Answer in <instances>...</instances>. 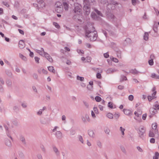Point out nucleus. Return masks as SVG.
<instances>
[{
	"instance_id": "4be33fe9",
	"label": "nucleus",
	"mask_w": 159,
	"mask_h": 159,
	"mask_svg": "<svg viewBox=\"0 0 159 159\" xmlns=\"http://www.w3.org/2000/svg\"><path fill=\"white\" fill-rule=\"evenodd\" d=\"M150 33V32H145L144 33V34L143 36V39L147 41L148 39L149 34Z\"/></svg>"
},
{
	"instance_id": "7ed1b4c3",
	"label": "nucleus",
	"mask_w": 159,
	"mask_h": 159,
	"mask_svg": "<svg viewBox=\"0 0 159 159\" xmlns=\"http://www.w3.org/2000/svg\"><path fill=\"white\" fill-rule=\"evenodd\" d=\"M74 6V12L77 14H78V13H80L81 10V5L78 3H75Z\"/></svg>"
},
{
	"instance_id": "9d476101",
	"label": "nucleus",
	"mask_w": 159,
	"mask_h": 159,
	"mask_svg": "<svg viewBox=\"0 0 159 159\" xmlns=\"http://www.w3.org/2000/svg\"><path fill=\"white\" fill-rule=\"evenodd\" d=\"M25 44L23 40H20L19 42V47L20 48H22L25 47Z\"/></svg>"
},
{
	"instance_id": "9b49d317",
	"label": "nucleus",
	"mask_w": 159,
	"mask_h": 159,
	"mask_svg": "<svg viewBox=\"0 0 159 159\" xmlns=\"http://www.w3.org/2000/svg\"><path fill=\"white\" fill-rule=\"evenodd\" d=\"M149 111L151 115H154L157 112V110L155 108L152 107L150 109Z\"/></svg>"
},
{
	"instance_id": "bb28decb",
	"label": "nucleus",
	"mask_w": 159,
	"mask_h": 159,
	"mask_svg": "<svg viewBox=\"0 0 159 159\" xmlns=\"http://www.w3.org/2000/svg\"><path fill=\"white\" fill-rule=\"evenodd\" d=\"M20 140L24 144H25L26 143L25 138L22 136H21L20 137Z\"/></svg>"
},
{
	"instance_id": "a19ab883",
	"label": "nucleus",
	"mask_w": 159,
	"mask_h": 159,
	"mask_svg": "<svg viewBox=\"0 0 159 159\" xmlns=\"http://www.w3.org/2000/svg\"><path fill=\"white\" fill-rule=\"evenodd\" d=\"M149 136L150 137H154L155 134L153 132L150 131L149 134Z\"/></svg>"
},
{
	"instance_id": "6e6552de",
	"label": "nucleus",
	"mask_w": 159,
	"mask_h": 159,
	"mask_svg": "<svg viewBox=\"0 0 159 159\" xmlns=\"http://www.w3.org/2000/svg\"><path fill=\"white\" fill-rule=\"evenodd\" d=\"M52 149L53 152L56 154L57 156H58L60 155V153L59 151L58 150V148L55 146H52Z\"/></svg>"
},
{
	"instance_id": "0e129e2a",
	"label": "nucleus",
	"mask_w": 159,
	"mask_h": 159,
	"mask_svg": "<svg viewBox=\"0 0 159 159\" xmlns=\"http://www.w3.org/2000/svg\"><path fill=\"white\" fill-rule=\"evenodd\" d=\"M86 59L87 61L85 62H89L91 61V57H87Z\"/></svg>"
},
{
	"instance_id": "09e8293b",
	"label": "nucleus",
	"mask_w": 159,
	"mask_h": 159,
	"mask_svg": "<svg viewBox=\"0 0 159 159\" xmlns=\"http://www.w3.org/2000/svg\"><path fill=\"white\" fill-rule=\"evenodd\" d=\"M125 130L124 128H123L122 127H120V130L121 131L122 134L123 135H124V131Z\"/></svg>"
},
{
	"instance_id": "c756f323",
	"label": "nucleus",
	"mask_w": 159,
	"mask_h": 159,
	"mask_svg": "<svg viewBox=\"0 0 159 159\" xmlns=\"http://www.w3.org/2000/svg\"><path fill=\"white\" fill-rule=\"evenodd\" d=\"M62 6V5L61 3L59 2H57L55 3V8L60 7V6Z\"/></svg>"
},
{
	"instance_id": "393cba45",
	"label": "nucleus",
	"mask_w": 159,
	"mask_h": 159,
	"mask_svg": "<svg viewBox=\"0 0 159 159\" xmlns=\"http://www.w3.org/2000/svg\"><path fill=\"white\" fill-rule=\"evenodd\" d=\"M151 77L152 78L159 79V75H157L155 73H152L151 75Z\"/></svg>"
},
{
	"instance_id": "f8f14e48",
	"label": "nucleus",
	"mask_w": 159,
	"mask_h": 159,
	"mask_svg": "<svg viewBox=\"0 0 159 159\" xmlns=\"http://www.w3.org/2000/svg\"><path fill=\"white\" fill-rule=\"evenodd\" d=\"M55 135L58 139H60L62 138V134L60 131H57L55 133Z\"/></svg>"
},
{
	"instance_id": "a18cd8bd",
	"label": "nucleus",
	"mask_w": 159,
	"mask_h": 159,
	"mask_svg": "<svg viewBox=\"0 0 159 159\" xmlns=\"http://www.w3.org/2000/svg\"><path fill=\"white\" fill-rule=\"evenodd\" d=\"M75 134V130L72 129L70 132V134L71 135H74Z\"/></svg>"
},
{
	"instance_id": "6e6d98bb",
	"label": "nucleus",
	"mask_w": 159,
	"mask_h": 159,
	"mask_svg": "<svg viewBox=\"0 0 159 159\" xmlns=\"http://www.w3.org/2000/svg\"><path fill=\"white\" fill-rule=\"evenodd\" d=\"M148 63L150 66H152L153 64V61L152 59H150L148 61Z\"/></svg>"
},
{
	"instance_id": "13d9d810",
	"label": "nucleus",
	"mask_w": 159,
	"mask_h": 159,
	"mask_svg": "<svg viewBox=\"0 0 159 159\" xmlns=\"http://www.w3.org/2000/svg\"><path fill=\"white\" fill-rule=\"evenodd\" d=\"M2 3L6 6L7 7H8L9 6V5L7 2H2Z\"/></svg>"
},
{
	"instance_id": "37998d69",
	"label": "nucleus",
	"mask_w": 159,
	"mask_h": 159,
	"mask_svg": "<svg viewBox=\"0 0 159 159\" xmlns=\"http://www.w3.org/2000/svg\"><path fill=\"white\" fill-rule=\"evenodd\" d=\"M104 131L105 133L107 134H109V133L110 132V129L108 128H106L104 129Z\"/></svg>"
},
{
	"instance_id": "79ce46f5",
	"label": "nucleus",
	"mask_w": 159,
	"mask_h": 159,
	"mask_svg": "<svg viewBox=\"0 0 159 159\" xmlns=\"http://www.w3.org/2000/svg\"><path fill=\"white\" fill-rule=\"evenodd\" d=\"M40 148L43 152H46L45 148L43 145H41L40 146Z\"/></svg>"
},
{
	"instance_id": "bf43d9fd",
	"label": "nucleus",
	"mask_w": 159,
	"mask_h": 159,
	"mask_svg": "<svg viewBox=\"0 0 159 159\" xmlns=\"http://www.w3.org/2000/svg\"><path fill=\"white\" fill-rule=\"evenodd\" d=\"M108 106L111 108H112L113 106L112 102H109L108 103Z\"/></svg>"
},
{
	"instance_id": "ea45409f",
	"label": "nucleus",
	"mask_w": 159,
	"mask_h": 159,
	"mask_svg": "<svg viewBox=\"0 0 159 159\" xmlns=\"http://www.w3.org/2000/svg\"><path fill=\"white\" fill-rule=\"evenodd\" d=\"M97 145L100 148H101L102 147V145L101 143L99 141H98L97 142Z\"/></svg>"
},
{
	"instance_id": "4c0bfd02",
	"label": "nucleus",
	"mask_w": 159,
	"mask_h": 159,
	"mask_svg": "<svg viewBox=\"0 0 159 159\" xmlns=\"http://www.w3.org/2000/svg\"><path fill=\"white\" fill-rule=\"evenodd\" d=\"M91 16L92 18L94 19H96L97 18V16L95 13H92L91 14Z\"/></svg>"
},
{
	"instance_id": "cd10ccee",
	"label": "nucleus",
	"mask_w": 159,
	"mask_h": 159,
	"mask_svg": "<svg viewBox=\"0 0 159 159\" xmlns=\"http://www.w3.org/2000/svg\"><path fill=\"white\" fill-rule=\"evenodd\" d=\"M19 57L23 60L24 61H26L27 60L26 57L24 56L23 55L21 54L20 53L19 54Z\"/></svg>"
},
{
	"instance_id": "7c9ffc66",
	"label": "nucleus",
	"mask_w": 159,
	"mask_h": 159,
	"mask_svg": "<svg viewBox=\"0 0 159 159\" xmlns=\"http://www.w3.org/2000/svg\"><path fill=\"white\" fill-rule=\"evenodd\" d=\"M153 29L155 32L156 33L157 32V24H154Z\"/></svg>"
},
{
	"instance_id": "e433bc0d",
	"label": "nucleus",
	"mask_w": 159,
	"mask_h": 159,
	"mask_svg": "<svg viewBox=\"0 0 159 159\" xmlns=\"http://www.w3.org/2000/svg\"><path fill=\"white\" fill-rule=\"evenodd\" d=\"M95 11L97 14L99 16H102V14L101 12L97 9H95Z\"/></svg>"
},
{
	"instance_id": "6ab92c4d",
	"label": "nucleus",
	"mask_w": 159,
	"mask_h": 159,
	"mask_svg": "<svg viewBox=\"0 0 159 159\" xmlns=\"http://www.w3.org/2000/svg\"><path fill=\"white\" fill-rule=\"evenodd\" d=\"M129 73H131L134 75L138 74L139 72L137 71L135 69H131L129 70Z\"/></svg>"
},
{
	"instance_id": "b1692460",
	"label": "nucleus",
	"mask_w": 159,
	"mask_h": 159,
	"mask_svg": "<svg viewBox=\"0 0 159 159\" xmlns=\"http://www.w3.org/2000/svg\"><path fill=\"white\" fill-rule=\"evenodd\" d=\"M6 84L7 86L11 87L12 86V82L10 80H8L6 81Z\"/></svg>"
},
{
	"instance_id": "864d4df0",
	"label": "nucleus",
	"mask_w": 159,
	"mask_h": 159,
	"mask_svg": "<svg viewBox=\"0 0 159 159\" xmlns=\"http://www.w3.org/2000/svg\"><path fill=\"white\" fill-rule=\"evenodd\" d=\"M46 58L51 62H52L53 61L52 58L50 56L48 57H47Z\"/></svg>"
},
{
	"instance_id": "2f4dec72",
	"label": "nucleus",
	"mask_w": 159,
	"mask_h": 159,
	"mask_svg": "<svg viewBox=\"0 0 159 159\" xmlns=\"http://www.w3.org/2000/svg\"><path fill=\"white\" fill-rule=\"evenodd\" d=\"M159 157V153L158 152H156L155 156L153 157V159H158Z\"/></svg>"
},
{
	"instance_id": "f704fd0d",
	"label": "nucleus",
	"mask_w": 159,
	"mask_h": 159,
	"mask_svg": "<svg viewBox=\"0 0 159 159\" xmlns=\"http://www.w3.org/2000/svg\"><path fill=\"white\" fill-rule=\"evenodd\" d=\"M124 80H127V78L125 76L123 75H122L121 76V79L120 81H123Z\"/></svg>"
},
{
	"instance_id": "412c9836",
	"label": "nucleus",
	"mask_w": 159,
	"mask_h": 159,
	"mask_svg": "<svg viewBox=\"0 0 159 159\" xmlns=\"http://www.w3.org/2000/svg\"><path fill=\"white\" fill-rule=\"evenodd\" d=\"M123 111L124 114L127 115H129L131 113V111L127 109H124Z\"/></svg>"
},
{
	"instance_id": "423d86ee",
	"label": "nucleus",
	"mask_w": 159,
	"mask_h": 159,
	"mask_svg": "<svg viewBox=\"0 0 159 159\" xmlns=\"http://www.w3.org/2000/svg\"><path fill=\"white\" fill-rule=\"evenodd\" d=\"M152 91V92H153V93L152 94V96H148V99L149 101H151L152 99L156 98V97H154V96L156 95L157 93V92L156 91V88L155 87H153Z\"/></svg>"
},
{
	"instance_id": "a211bd4d",
	"label": "nucleus",
	"mask_w": 159,
	"mask_h": 159,
	"mask_svg": "<svg viewBox=\"0 0 159 159\" xmlns=\"http://www.w3.org/2000/svg\"><path fill=\"white\" fill-rule=\"evenodd\" d=\"M56 11L58 13H60L63 10L62 6L55 8Z\"/></svg>"
},
{
	"instance_id": "ddd939ff",
	"label": "nucleus",
	"mask_w": 159,
	"mask_h": 159,
	"mask_svg": "<svg viewBox=\"0 0 159 159\" xmlns=\"http://www.w3.org/2000/svg\"><path fill=\"white\" fill-rule=\"evenodd\" d=\"M88 134L89 136L91 138H94L95 137V134L93 130H89L88 131Z\"/></svg>"
},
{
	"instance_id": "aec40b11",
	"label": "nucleus",
	"mask_w": 159,
	"mask_h": 159,
	"mask_svg": "<svg viewBox=\"0 0 159 159\" xmlns=\"http://www.w3.org/2000/svg\"><path fill=\"white\" fill-rule=\"evenodd\" d=\"M46 109L45 107H43L42 109H40L39 111L37 112V114L38 115H41L42 114V112Z\"/></svg>"
},
{
	"instance_id": "49530a36",
	"label": "nucleus",
	"mask_w": 159,
	"mask_h": 159,
	"mask_svg": "<svg viewBox=\"0 0 159 159\" xmlns=\"http://www.w3.org/2000/svg\"><path fill=\"white\" fill-rule=\"evenodd\" d=\"M110 58L111 60H112L113 61H114L115 62L117 63L118 62V60L116 58H114L113 57H111Z\"/></svg>"
},
{
	"instance_id": "69168bd1",
	"label": "nucleus",
	"mask_w": 159,
	"mask_h": 159,
	"mask_svg": "<svg viewBox=\"0 0 159 159\" xmlns=\"http://www.w3.org/2000/svg\"><path fill=\"white\" fill-rule=\"evenodd\" d=\"M87 88L88 90H92L93 89V86L88 85L87 86Z\"/></svg>"
},
{
	"instance_id": "0eeeda50",
	"label": "nucleus",
	"mask_w": 159,
	"mask_h": 159,
	"mask_svg": "<svg viewBox=\"0 0 159 159\" xmlns=\"http://www.w3.org/2000/svg\"><path fill=\"white\" fill-rule=\"evenodd\" d=\"M107 16V18L109 19L114 20L115 19L116 17L114 15L110 12H108Z\"/></svg>"
},
{
	"instance_id": "e2e57ef3",
	"label": "nucleus",
	"mask_w": 159,
	"mask_h": 159,
	"mask_svg": "<svg viewBox=\"0 0 159 159\" xmlns=\"http://www.w3.org/2000/svg\"><path fill=\"white\" fill-rule=\"evenodd\" d=\"M33 78L37 80L38 79V75L36 73H34L33 75Z\"/></svg>"
},
{
	"instance_id": "774afa93",
	"label": "nucleus",
	"mask_w": 159,
	"mask_h": 159,
	"mask_svg": "<svg viewBox=\"0 0 159 159\" xmlns=\"http://www.w3.org/2000/svg\"><path fill=\"white\" fill-rule=\"evenodd\" d=\"M96 77L98 79H100L101 78V74L100 73H97L96 75Z\"/></svg>"
},
{
	"instance_id": "c85d7f7f",
	"label": "nucleus",
	"mask_w": 159,
	"mask_h": 159,
	"mask_svg": "<svg viewBox=\"0 0 159 159\" xmlns=\"http://www.w3.org/2000/svg\"><path fill=\"white\" fill-rule=\"evenodd\" d=\"M107 117L110 119H112L113 118V115L110 113H108L107 115Z\"/></svg>"
},
{
	"instance_id": "338daca9",
	"label": "nucleus",
	"mask_w": 159,
	"mask_h": 159,
	"mask_svg": "<svg viewBox=\"0 0 159 159\" xmlns=\"http://www.w3.org/2000/svg\"><path fill=\"white\" fill-rule=\"evenodd\" d=\"M84 104L85 105L86 108H88L89 107V104L85 101H83Z\"/></svg>"
},
{
	"instance_id": "39448f33",
	"label": "nucleus",
	"mask_w": 159,
	"mask_h": 159,
	"mask_svg": "<svg viewBox=\"0 0 159 159\" xmlns=\"http://www.w3.org/2000/svg\"><path fill=\"white\" fill-rule=\"evenodd\" d=\"M40 123L43 125H47L49 124L50 119L48 118H42L40 119Z\"/></svg>"
},
{
	"instance_id": "8fccbe9b",
	"label": "nucleus",
	"mask_w": 159,
	"mask_h": 159,
	"mask_svg": "<svg viewBox=\"0 0 159 159\" xmlns=\"http://www.w3.org/2000/svg\"><path fill=\"white\" fill-rule=\"evenodd\" d=\"M53 24L56 28L58 29L60 27L59 25L57 22H54Z\"/></svg>"
},
{
	"instance_id": "f257e3e1",
	"label": "nucleus",
	"mask_w": 159,
	"mask_h": 159,
	"mask_svg": "<svg viewBox=\"0 0 159 159\" xmlns=\"http://www.w3.org/2000/svg\"><path fill=\"white\" fill-rule=\"evenodd\" d=\"M93 30L91 31L88 29H85L86 37L89 38L91 41H93L96 40L97 37V32L94 31V28L93 27Z\"/></svg>"
},
{
	"instance_id": "c03bdc74",
	"label": "nucleus",
	"mask_w": 159,
	"mask_h": 159,
	"mask_svg": "<svg viewBox=\"0 0 159 159\" xmlns=\"http://www.w3.org/2000/svg\"><path fill=\"white\" fill-rule=\"evenodd\" d=\"M19 155L20 157L23 158L24 157V155L23 153L22 152H19Z\"/></svg>"
},
{
	"instance_id": "5fc2aeb1",
	"label": "nucleus",
	"mask_w": 159,
	"mask_h": 159,
	"mask_svg": "<svg viewBox=\"0 0 159 159\" xmlns=\"http://www.w3.org/2000/svg\"><path fill=\"white\" fill-rule=\"evenodd\" d=\"M38 159H43L42 156L41 154H38L37 155Z\"/></svg>"
},
{
	"instance_id": "f03ea898",
	"label": "nucleus",
	"mask_w": 159,
	"mask_h": 159,
	"mask_svg": "<svg viewBox=\"0 0 159 159\" xmlns=\"http://www.w3.org/2000/svg\"><path fill=\"white\" fill-rule=\"evenodd\" d=\"M84 7L83 9L85 14L89 15L90 12V8L89 7V2L88 0H84Z\"/></svg>"
},
{
	"instance_id": "4d7b16f0",
	"label": "nucleus",
	"mask_w": 159,
	"mask_h": 159,
	"mask_svg": "<svg viewBox=\"0 0 159 159\" xmlns=\"http://www.w3.org/2000/svg\"><path fill=\"white\" fill-rule=\"evenodd\" d=\"M34 59L35 60V61L37 63H39V59H40V58L38 57H34Z\"/></svg>"
},
{
	"instance_id": "a878e982",
	"label": "nucleus",
	"mask_w": 159,
	"mask_h": 159,
	"mask_svg": "<svg viewBox=\"0 0 159 159\" xmlns=\"http://www.w3.org/2000/svg\"><path fill=\"white\" fill-rule=\"evenodd\" d=\"M78 138L79 140L82 144L84 143V141L82 137L80 135H79L78 136Z\"/></svg>"
},
{
	"instance_id": "20e7f679",
	"label": "nucleus",
	"mask_w": 159,
	"mask_h": 159,
	"mask_svg": "<svg viewBox=\"0 0 159 159\" xmlns=\"http://www.w3.org/2000/svg\"><path fill=\"white\" fill-rule=\"evenodd\" d=\"M145 132V130L144 129L143 127L142 126H140L139 128L138 133L140 138H142Z\"/></svg>"
},
{
	"instance_id": "2eb2a0df",
	"label": "nucleus",
	"mask_w": 159,
	"mask_h": 159,
	"mask_svg": "<svg viewBox=\"0 0 159 159\" xmlns=\"http://www.w3.org/2000/svg\"><path fill=\"white\" fill-rule=\"evenodd\" d=\"M111 4H112L113 5H114L116 6H117V5H120V6H121V4H120L119 3H117L116 2L113 1V2H111V3L110 4H109L107 5V7H108L109 8L110 7H110V6L111 5Z\"/></svg>"
},
{
	"instance_id": "473e14b6",
	"label": "nucleus",
	"mask_w": 159,
	"mask_h": 159,
	"mask_svg": "<svg viewBox=\"0 0 159 159\" xmlns=\"http://www.w3.org/2000/svg\"><path fill=\"white\" fill-rule=\"evenodd\" d=\"M64 8L66 10H67L68 8V5L66 2H64L63 3Z\"/></svg>"
},
{
	"instance_id": "58836bf2",
	"label": "nucleus",
	"mask_w": 159,
	"mask_h": 159,
	"mask_svg": "<svg viewBox=\"0 0 159 159\" xmlns=\"http://www.w3.org/2000/svg\"><path fill=\"white\" fill-rule=\"evenodd\" d=\"M101 98L99 96H97L95 97V100L97 102H99L101 100Z\"/></svg>"
},
{
	"instance_id": "1a4fd4ad",
	"label": "nucleus",
	"mask_w": 159,
	"mask_h": 159,
	"mask_svg": "<svg viewBox=\"0 0 159 159\" xmlns=\"http://www.w3.org/2000/svg\"><path fill=\"white\" fill-rule=\"evenodd\" d=\"M118 71V70L115 68H110L107 70L106 72L108 74H110Z\"/></svg>"
},
{
	"instance_id": "de8ad7c7",
	"label": "nucleus",
	"mask_w": 159,
	"mask_h": 159,
	"mask_svg": "<svg viewBox=\"0 0 159 159\" xmlns=\"http://www.w3.org/2000/svg\"><path fill=\"white\" fill-rule=\"evenodd\" d=\"M77 79L78 80H80L81 81H83L84 80V78L83 77H80L79 76H77Z\"/></svg>"
},
{
	"instance_id": "f3484780",
	"label": "nucleus",
	"mask_w": 159,
	"mask_h": 159,
	"mask_svg": "<svg viewBox=\"0 0 159 159\" xmlns=\"http://www.w3.org/2000/svg\"><path fill=\"white\" fill-rule=\"evenodd\" d=\"M5 73L6 75L9 77H11L12 76V73L11 71L9 70H5Z\"/></svg>"
},
{
	"instance_id": "dca6fc26",
	"label": "nucleus",
	"mask_w": 159,
	"mask_h": 159,
	"mask_svg": "<svg viewBox=\"0 0 159 159\" xmlns=\"http://www.w3.org/2000/svg\"><path fill=\"white\" fill-rule=\"evenodd\" d=\"M157 126V124L156 123H153L152 124V127L153 129L155 130V132L156 134L158 133L157 129H156Z\"/></svg>"
},
{
	"instance_id": "5701e85b",
	"label": "nucleus",
	"mask_w": 159,
	"mask_h": 159,
	"mask_svg": "<svg viewBox=\"0 0 159 159\" xmlns=\"http://www.w3.org/2000/svg\"><path fill=\"white\" fill-rule=\"evenodd\" d=\"M48 70L53 73H55V70H54V68L53 66H50L48 67Z\"/></svg>"
},
{
	"instance_id": "052dcab7",
	"label": "nucleus",
	"mask_w": 159,
	"mask_h": 159,
	"mask_svg": "<svg viewBox=\"0 0 159 159\" xmlns=\"http://www.w3.org/2000/svg\"><path fill=\"white\" fill-rule=\"evenodd\" d=\"M154 9L157 15L158 16L159 15V11L157 9H156L155 7H154Z\"/></svg>"
},
{
	"instance_id": "680f3d73",
	"label": "nucleus",
	"mask_w": 159,
	"mask_h": 159,
	"mask_svg": "<svg viewBox=\"0 0 159 159\" xmlns=\"http://www.w3.org/2000/svg\"><path fill=\"white\" fill-rule=\"evenodd\" d=\"M114 118L116 120L118 119L120 116V115L119 114H115L114 115Z\"/></svg>"
},
{
	"instance_id": "603ef678",
	"label": "nucleus",
	"mask_w": 159,
	"mask_h": 159,
	"mask_svg": "<svg viewBox=\"0 0 159 159\" xmlns=\"http://www.w3.org/2000/svg\"><path fill=\"white\" fill-rule=\"evenodd\" d=\"M128 99L130 101H132L134 99V96L132 95H129L128 97Z\"/></svg>"
},
{
	"instance_id": "c9c22d12",
	"label": "nucleus",
	"mask_w": 159,
	"mask_h": 159,
	"mask_svg": "<svg viewBox=\"0 0 159 159\" xmlns=\"http://www.w3.org/2000/svg\"><path fill=\"white\" fill-rule=\"evenodd\" d=\"M13 109L16 112L18 111L19 110V107L16 106H14L13 107Z\"/></svg>"
},
{
	"instance_id": "3c124183",
	"label": "nucleus",
	"mask_w": 159,
	"mask_h": 159,
	"mask_svg": "<svg viewBox=\"0 0 159 159\" xmlns=\"http://www.w3.org/2000/svg\"><path fill=\"white\" fill-rule=\"evenodd\" d=\"M100 2L103 4L106 3L107 2V0H99Z\"/></svg>"
},
{
	"instance_id": "72a5a7b5",
	"label": "nucleus",
	"mask_w": 159,
	"mask_h": 159,
	"mask_svg": "<svg viewBox=\"0 0 159 159\" xmlns=\"http://www.w3.org/2000/svg\"><path fill=\"white\" fill-rule=\"evenodd\" d=\"M120 148L122 152L125 154H126V152L125 147L123 146H120Z\"/></svg>"
},
{
	"instance_id": "4468645a",
	"label": "nucleus",
	"mask_w": 159,
	"mask_h": 159,
	"mask_svg": "<svg viewBox=\"0 0 159 159\" xmlns=\"http://www.w3.org/2000/svg\"><path fill=\"white\" fill-rule=\"evenodd\" d=\"M5 144L6 146L10 147H11L12 145L11 141L8 139H6Z\"/></svg>"
}]
</instances>
